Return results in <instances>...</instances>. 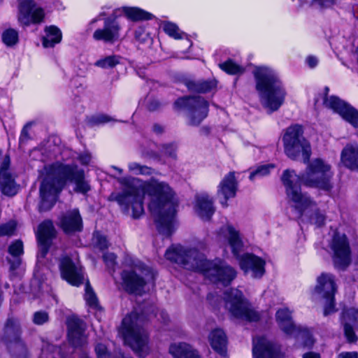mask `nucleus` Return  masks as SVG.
Masks as SVG:
<instances>
[{"instance_id":"nucleus-1","label":"nucleus","mask_w":358,"mask_h":358,"mask_svg":"<svg viewBox=\"0 0 358 358\" xmlns=\"http://www.w3.org/2000/svg\"><path fill=\"white\" fill-rule=\"evenodd\" d=\"M118 182L124 188L121 194L115 196V200L124 211L129 213L131 208V215L139 217L144 212L143 199L147 196L148 208L159 231L166 236L173 232L178 202L169 183L154 178L142 180L131 177L120 178Z\"/></svg>"},{"instance_id":"nucleus-2","label":"nucleus","mask_w":358,"mask_h":358,"mask_svg":"<svg viewBox=\"0 0 358 358\" xmlns=\"http://www.w3.org/2000/svg\"><path fill=\"white\" fill-rule=\"evenodd\" d=\"M165 257L186 269L202 273L207 279L217 285L227 286L237 275L236 271L230 265L221 260L208 261L197 248L172 246L166 250Z\"/></svg>"},{"instance_id":"nucleus-3","label":"nucleus","mask_w":358,"mask_h":358,"mask_svg":"<svg viewBox=\"0 0 358 358\" xmlns=\"http://www.w3.org/2000/svg\"><path fill=\"white\" fill-rule=\"evenodd\" d=\"M43 180L40 188L41 208H50L56 201L57 194L67 180L74 182L76 192L86 194L90 190L89 182L84 178V171L76 165L57 162L45 166L41 174Z\"/></svg>"},{"instance_id":"nucleus-4","label":"nucleus","mask_w":358,"mask_h":358,"mask_svg":"<svg viewBox=\"0 0 358 358\" xmlns=\"http://www.w3.org/2000/svg\"><path fill=\"white\" fill-rule=\"evenodd\" d=\"M252 74L263 108L268 113L278 110L283 104L287 94L278 73L269 66H259L255 67Z\"/></svg>"},{"instance_id":"nucleus-5","label":"nucleus","mask_w":358,"mask_h":358,"mask_svg":"<svg viewBox=\"0 0 358 358\" xmlns=\"http://www.w3.org/2000/svg\"><path fill=\"white\" fill-rule=\"evenodd\" d=\"M299 180L294 171L286 170L282 176L290 207L299 217H308L311 223L317 227L322 226L326 220L324 214L317 209L315 203L306 194L302 193L298 187L293 185V182Z\"/></svg>"},{"instance_id":"nucleus-6","label":"nucleus","mask_w":358,"mask_h":358,"mask_svg":"<svg viewBox=\"0 0 358 358\" xmlns=\"http://www.w3.org/2000/svg\"><path fill=\"white\" fill-rule=\"evenodd\" d=\"M217 241L228 245L234 255L238 259L241 268L252 278H261L265 273V262L250 254L241 255L243 243L239 231L229 224L222 226L217 232Z\"/></svg>"},{"instance_id":"nucleus-7","label":"nucleus","mask_w":358,"mask_h":358,"mask_svg":"<svg viewBox=\"0 0 358 358\" xmlns=\"http://www.w3.org/2000/svg\"><path fill=\"white\" fill-rule=\"evenodd\" d=\"M120 333L124 342L139 357L148 355L150 350L148 334L143 328L141 317L136 312L131 313L123 319Z\"/></svg>"},{"instance_id":"nucleus-8","label":"nucleus","mask_w":358,"mask_h":358,"mask_svg":"<svg viewBox=\"0 0 358 358\" xmlns=\"http://www.w3.org/2000/svg\"><path fill=\"white\" fill-rule=\"evenodd\" d=\"M295 174L299 178L293 185L300 188L302 182L306 186L329 190L331 188V179L334 175L331 166L326 161L316 158L307 166L306 172L301 176ZM301 190V189H299Z\"/></svg>"},{"instance_id":"nucleus-9","label":"nucleus","mask_w":358,"mask_h":358,"mask_svg":"<svg viewBox=\"0 0 358 358\" xmlns=\"http://www.w3.org/2000/svg\"><path fill=\"white\" fill-rule=\"evenodd\" d=\"M121 275L124 288L133 293H139L145 282L154 278L150 268L138 260H132L131 265L123 270Z\"/></svg>"},{"instance_id":"nucleus-10","label":"nucleus","mask_w":358,"mask_h":358,"mask_svg":"<svg viewBox=\"0 0 358 358\" xmlns=\"http://www.w3.org/2000/svg\"><path fill=\"white\" fill-rule=\"evenodd\" d=\"M225 308L231 316L248 321H257L258 313L254 310L241 291L231 289L224 293Z\"/></svg>"},{"instance_id":"nucleus-11","label":"nucleus","mask_w":358,"mask_h":358,"mask_svg":"<svg viewBox=\"0 0 358 358\" xmlns=\"http://www.w3.org/2000/svg\"><path fill=\"white\" fill-rule=\"evenodd\" d=\"M285 152L292 159H296L301 153L304 161L308 159L310 147L302 136V129L299 125L289 127L283 137Z\"/></svg>"},{"instance_id":"nucleus-12","label":"nucleus","mask_w":358,"mask_h":358,"mask_svg":"<svg viewBox=\"0 0 358 358\" xmlns=\"http://www.w3.org/2000/svg\"><path fill=\"white\" fill-rule=\"evenodd\" d=\"M329 89L326 87L322 94H318L315 99V104H323L326 108L331 109L340 115L343 119L355 128H358V111L347 104L345 101L335 96H328Z\"/></svg>"},{"instance_id":"nucleus-13","label":"nucleus","mask_w":358,"mask_h":358,"mask_svg":"<svg viewBox=\"0 0 358 358\" xmlns=\"http://www.w3.org/2000/svg\"><path fill=\"white\" fill-rule=\"evenodd\" d=\"M275 320L279 328L286 334L296 337L305 346L313 345L314 340L308 329L296 327L292 317V312L287 308H282L275 313Z\"/></svg>"},{"instance_id":"nucleus-14","label":"nucleus","mask_w":358,"mask_h":358,"mask_svg":"<svg viewBox=\"0 0 358 358\" xmlns=\"http://www.w3.org/2000/svg\"><path fill=\"white\" fill-rule=\"evenodd\" d=\"M337 289L335 277L327 273H322L317 278V284L313 295L324 301V314H330L334 307V295Z\"/></svg>"},{"instance_id":"nucleus-15","label":"nucleus","mask_w":358,"mask_h":358,"mask_svg":"<svg viewBox=\"0 0 358 358\" xmlns=\"http://www.w3.org/2000/svg\"><path fill=\"white\" fill-rule=\"evenodd\" d=\"M176 105L187 110L192 125L199 124L208 112V102L200 96L180 98L176 101Z\"/></svg>"},{"instance_id":"nucleus-16","label":"nucleus","mask_w":358,"mask_h":358,"mask_svg":"<svg viewBox=\"0 0 358 358\" xmlns=\"http://www.w3.org/2000/svg\"><path fill=\"white\" fill-rule=\"evenodd\" d=\"M329 248L333 254V261L336 267L345 268L350 263V249L345 234L335 233Z\"/></svg>"},{"instance_id":"nucleus-17","label":"nucleus","mask_w":358,"mask_h":358,"mask_svg":"<svg viewBox=\"0 0 358 358\" xmlns=\"http://www.w3.org/2000/svg\"><path fill=\"white\" fill-rule=\"evenodd\" d=\"M33 0H17V18L20 24L28 26L31 23H38L43 20L44 12L42 8H34Z\"/></svg>"},{"instance_id":"nucleus-18","label":"nucleus","mask_w":358,"mask_h":358,"mask_svg":"<svg viewBox=\"0 0 358 358\" xmlns=\"http://www.w3.org/2000/svg\"><path fill=\"white\" fill-rule=\"evenodd\" d=\"M59 268L62 278L71 285L79 286L84 282L85 275L82 267L69 257H65L62 259Z\"/></svg>"},{"instance_id":"nucleus-19","label":"nucleus","mask_w":358,"mask_h":358,"mask_svg":"<svg viewBox=\"0 0 358 358\" xmlns=\"http://www.w3.org/2000/svg\"><path fill=\"white\" fill-rule=\"evenodd\" d=\"M238 182L234 172L227 174L217 186V196L224 207L228 206L227 201L236 196Z\"/></svg>"},{"instance_id":"nucleus-20","label":"nucleus","mask_w":358,"mask_h":358,"mask_svg":"<svg viewBox=\"0 0 358 358\" xmlns=\"http://www.w3.org/2000/svg\"><path fill=\"white\" fill-rule=\"evenodd\" d=\"M120 26L115 20L107 18L104 21L102 29H96L93 34V38L96 41L113 43L120 37Z\"/></svg>"},{"instance_id":"nucleus-21","label":"nucleus","mask_w":358,"mask_h":358,"mask_svg":"<svg viewBox=\"0 0 358 358\" xmlns=\"http://www.w3.org/2000/svg\"><path fill=\"white\" fill-rule=\"evenodd\" d=\"M37 238L39 245L38 258L45 256L50 245V242L55 236V230L50 221H45L41 223L37 231Z\"/></svg>"},{"instance_id":"nucleus-22","label":"nucleus","mask_w":358,"mask_h":358,"mask_svg":"<svg viewBox=\"0 0 358 358\" xmlns=\"http://www.w3.org/2000/svg\"><path fill=\"white\" fill-rule=\"evenodd\" d=\"M254 358H277L278 348L266 338L257 337L253 340Z\"/></svg>"},{"instance_id":"nucleus-23","label":"nucleus","mask_w":358,"mask_h":358,"mask_svg":"<svg viewBox=\"0 0 358 358\" xmlns=\"http://www.w3.org/2000/svg\"><path fill=\"white\" fill-rule=\"evenodd\" d=\"M194 210L203 220H208L212 217L215 208L213 200L208 194L201 193L195 196Z\"/></svg>"},{"instance_id":"nucleus-24","label":"nucleus","mask_w":358,"mask_h":358,"mask_svg":"<svg viewBox=\"0 0 358 358\" xmlns=\"http://www.w3.org/2000/svg\"><path fill=\"white\" fill-rule=\"evenodd\" d=\"M10 164V159L5 157L0 167V187L3 194L8 196H13L17 192V187L13 178L8 171Z\"/></svg>"},{"instance_id":"nucleus-25","label":"nucleus","mask_w":358,"mask_h":358,"mask_svg":"<svg viewBox=\"0 0 358 358\" xmlns=\"http://www.w3.org/2000/svg\"><path fill=\"white\" fill-rule=\"evenodd\" d=\"M68 337L69 341L75 346L83 345L86 337L84 335L83 323L76 317H69L67 320Z\"/></svg>"},{"instance_id":"nucleus-26","label":"nucleus","mask_w":358,"mask_h":358,"mask_svg":"<svg viewBox=\"0 0 358 358\" xmlns=\"http://www.w3.org/2000/svg\"><path fill=\"white\" fill-rule=\"evenodd\" d=\"M60 226L66 233L80 231L82 220L78 210H73L65 214L60 220Z\"/></svg>"},{"instance_id":"nucleus-27","label":"nucleus","mask_w":358,"mask_h":358,"mask_svg":"<svg viewBox=\"0 0 358 358\" xmlns=\"http://www.w3.org/2000/svg\"><path fill=\"white\" fill-rule=\"evenodd\" d=\"M357 310L354 308H350L343 313V323L344 326V332L347 340L350 342H355L357 339L353 329L352 323H354L357 319Z\"/></svg>"},{"instance_id":"nucleus-28","label":"nucleus","mask_w":358,"mask_h":358,"mask_svg":"<svg viewBox=\"0 0 358 358\" xmlns=\"http://www.w3.org/2000/svg\"><path fill=\"white\" fill-rule=\"evenodd\" d=\"M169 352L174 358H199L197 352L185 343L172 344L170 346Z\"/></svg>"},{"instance_id":"nucleus-29","label":"nucleus","mask_w":358,"mask_h":358,"mask_svg":"<svg viewBox=\"0 0 358 358\" xmlns=\"http://www.w3.org/2000/svg\"><path fill=\"white\" fill-rule=\"evenodd\" d=\"M212 348L217 353L224 355L227 349V338L222 329H215L209 335Z\"/></svg>"},{"instance_id":"nucleus-30","label":"nucleus","mask_w":358,"mask_h":358,"mask_svg":"<svg viewBox=\"0 0 358 358\" xmlns=\"http://www.w3.org/2000/svg\"><path fill=\"white\" fill-rule=\"evenodd\" d=\"M341 161L350 169H358V146L348 145L341 153Z\"/></svg>"},{"instance_id":"nucleus-31","label":"nucleus","mask_w":358,"mask_h":358,"mask_svg":"<svg viewBox=\"0 0 358 358\" xmlns=\"http://www.w3.org/2000/svg\"><path fill=\"white\" fill-rule=\"evenodd\" d=\"M62 34L59 28L55 26L46 27L45 29V36L43 38V45L44 48H52L60 43Z\"/></svg>"},{"instance_id":"nucleus-32","label":"nucleus","mask_w":358,"mask_h":358,"mask_svg":"<svg viewBox=\"0 0 358 358\" xmlns=\"http://www.w3.org/2000/svg\"><path fill=\"white\" fill-rule=\"evenodd\" d=\"M8 348L10 352L18 358H25L27 355V349L24 344L19 338L17 332L13 334L11 339L8 342Z\"/></svg>"},{"instance_id":"nucleus-33","label":"nucleus","mask_w":358,"mask_h":358,"mask_svg":"<svg viewBox=\"0 0 358 358\" xmlns=\"http://www.w3.org/2000/svg\"><path fill=\"white\" fill-rule=\"evenodd\" d=\"M8 252L13 257H17V259L13 262H10V268L12 270H15L20 266V260L19 257L24 253L23 243L20 240L14 241L9 246Z\"/></svg>"},{"instance_id":"nucleus-34","label":"nucleus","mask_w":358,"mask_h":358,"mask_svg":"<svg viewBox=\"0 0 358 358\" xmlns=\"http://www.w3.org/2000/svg\"><path fill=\"white\" fill-rule=\"evenodd\" d=\"M123 11L132 20H150L153 17L151 13L136 7H125Z\"/></svg>"},{"instance_id":"nucleus-35","label":"nucleus","mask_w":358,"mask_h":358,"mask_svg":"<svg viewBox=\"0 0 358 358\" xmlns=\"http://www.w3.org/2000/svg\"><path fill=\"white\" fill-rule=\"evenodd\" d=\"M186 85L190 91L205 93L215 88L216 83L214 81L189 80L187 83Z\"/></svg>"},{"instance_id":"nucleus-36","label":"nucleus","mask_w":358,"mask_h":358,"mask_svg":"<svg viewBox=\"0 0 358 358\" xmlns=\"http://www.w3.org/2000/svg\"><path fill=\"white\" fill-rule=\"evenodd\" d=\"M1 38L7 47H13L19 41V34L15 29L10 28L3 31Z\"/></svg>"},{"instance_id":"nucleus-37","label":"nucleus","mask_w":358,"mask_h":358,"mask_svg":"<svg viewBox=\"0 0 358 358\" xmlns=\"http://www.w3.org/2000/svg\"><path fill=\"white\" fill-rule=\"evenodd\" d=\"M220 68L231 75H241L245 71V69L231 59L219 64Z\"/></svg>"},{"instance_id":"nucleus-38","label":"nucleus","mask_w":358,"mask_h":358,"mask_svg":"<svg viewBox=\"0 0 358 358\" xmlns=\"http://www.w3.org/2000/svg\"><path fill=\"white\" fill-rule=\"evenodd\" d=\"M162 28L166 34L175 39H182L186 37V34L181 31L174 23L165 22L163 23Z\"/></svg>"},{"instance_id":"nucleus-39","label":"nucleus","mask_w":358,"mask_h":358,"mask_svg":"<svg viewBox=\"0 0 358 358\" xmlns=\"http://www.w3.org/2000/svg\"><path fill=\"white\" fill-rule=\"evenodd\" d=\"M120 62V57L117 55H110L98 59L94 65L101 69H112Z\"/></svg>"},{"instance_id":"nucleus-40","label":"nucleus","mask_w":358,"mask_h":358,"mask_svg":"<svg viewBox=\"0 0 358 358\" xmlns=\"http://www.w3.org/2000/svg\"><path fill=\"white\" fill-rule=\"evenodd\" d=\"M275 168L273 164H268L259 166L255 170L251 171L250 175V180L253 181L257 178H260L268 176L272 170Z\"/></svg>"},{"instance_id":"nucleus-41","label":"nucleus","mask_w":358,"mask_h":358,"mask_svg":"<svg viewBox=\"0 0 358 358\" xmlns=\"http://www.w3.org/2000/svg\"><path fill=\"white\" fill-rule=\"evenodd\" d=\"M128 169L131 173L135 175L150 176L153 173L150 167L135 162L128 164Z\"/></svg>"},{"instance_id":"nucleus-42","label":"nucleus","mask_w":358,"mask_h":358,"mask_svg":"<svg viewBox=\"0 0 358 358\" xmlns=\"http://www.w3.org/2000/svg\"><path fill=\"white\" fill-rule=\"evenodd\" d=\"M85 299L86 301L87 304L94 308H96L98 306V302L96 296L92 289L91 287L89 285V282H87L85 285Z\"/></svg>"},{"instance_id":"nucleus-43","label":"nucleus","mask_w":358,"mask_h":358,"mask_svg":"<svg viewBox=\"0 0 358 358\" xmlns=\"http://www.w3.org/2000/svg\"><path fill=\"white\" fill-rule=\"evenodd\" d=\"M94 244L101 250L106 248L108 245L106 236L99 232H96L93 236Z\"/></svg>"},{"instance_id":"nucleus-44","label":"nucleus","mask_w":358,"mask_h":358,"mask_svg":"<svg viewBox=\"0 0 358 358\" xmlns=\"http://www.w3.org/2000/svg\"><path fill=\"white\" fill-rule=\"evenodd\" d=\"M337 0H311L310 4L318 8H326L334 6Z\"/></svg>"},{"instance_id":"nucleus-45","label":"nucleus","mask_w":358,"mask_h":358,"mask_svg":"<svg viewBox=\"0 0 358 358\" xmlns=\"http://www.w3.org/2000/svg\"><path fill=\"white\" fill-rule=\"evenodd\" d=\"M48 320V315L44 311H38L34 314L33 322L34 324L41 325Z\"/></svg>"},{"instance_id":"nucleus-46","label":"nucleus","mask_w":358,"mask_h":358,"mask_svg":"<svg viewBox=\"0 0 358 358\" xmlns=\"http://www.w3.org/2000/svg\"><path fill=\"white\" fill-rule=\"evenodd\" d=\"M15 229V225L13 222H8L7 224L0 226V237L3 236H11Z\"/></svg>"},{"instance_id":"nucleus-47","label":"nucleus","mask_w":358,"mask_h":358,"mask_svg":"<svg viewBox=\"0 0 358 358\" xmlns=\"http://www.w3.org/2000/svg\"><path fill=\"white\" fill-rule=\"evenodd\" d=\"M103 261L108 268H113L116 263V256L114 253H104Z\"/></svg>"},{"instance_id":"nucleus-48","label":"nucleus","mask_w":358,"mask_h":358,"mask_svg":"<svg viewBox=\"0 0 358 358\" xmlns=\"http://www.w3.org/2000/svg\"><path fill=\"white\" fill-rule=\"evenodd\" d=\"M95 351L98 358H108V353L106 347L103 344H98L95 348Z\"/></svg>"},{"instance_id":"nucleus-49","label":"nucleus","mask_w":358,"mask_h":358,"mask_svg":"<svg viewBox=\"0 0 358 358\" xmlns=\"http://www.w3.org/2000/svg\"><path fill=\"white\" fill-rule=\"evenodd\" d=\"M78 159L83 165H88L92 160V156L88 152H84L79 155Z\"/></svg>"},{"instance_id":"nucleus-50","label":"nucleus","mask_w":358,"mask_h":358,"mask_svg":"<svg viewBox=\"0 0 358 358\" xmlns=\"http://www.w3.org/2000/svg\"><path fill=\"white\" fill-rule=\"evenodd\" d=\"M318 62L319 59L315 56L310 55L306 59V63L310 68L312 69L315 68L318 64Z\"/></svg>"},{"instance_id":"nucleus-51","label":"nucleus","mask_w":358,"mask_h":358,"mask_svg":"<svg viewBox=\"0 0 358 358\" xmlns=\"http://www.w3.org/2000/svg\"><path fill=\"white\" fill-rule=\"evenodd\" d=\"M338 358H358L357 352H344L338 355Z\"/></svg>"},{"instance_id":"nucleus-52","label":"nucleus","mask_w":358,"mask_h":358,"mask_svg":"<svg viewBox=\"0 0 358 358\" xmlns=\"http://www.w3.org/2000/svg\"><path fill=\"white\" fill-rule=\"evenodd\" d=\"M110 121V118L106 115H100L95 117L96 123H106Z\"/></svg>"},{"instance_id":"nucleus-53","label":"nucleus","mask_w":358,"mask_h":358,"mask_svg":"<svg viewBox=\"0 0 358 358\" xmlns=\"http://www.w3.org/2000/svg\"><path fill=\"white\" fill-rule=\"evenodd\" d=\"M28 129L29 128L27 126H26L23 128L22 131L21 132V134H20V142H24L28 139V138H29Z\"/></svg>"},{"instance_id":"nucleus-54","label":"nucleus","mask_w":358,"mask_h":358,"mask_svg":"<svg viewBox=\"0 0 358 358\" xmlns=\"http://www.w3.org/2000/svg\"><path fill=\"white\" fill-rule=\"evenodd\" d=\"M175 150L176 146L173 145H166L165 147V152L173 157H175Z\"/></svg>"},{"instance_id":"nucleus-55","label":"nucleus","mask_w":358,"mask_h":358,"mask_svg":"<svg viewBox=\"0 0 358 358\" xmlns=\"http://www.w3.org/2000/svg\"><path fill=\"white\" fill-rule=\"evenodd\" d=\"M303 358H320V355L315 352H310L305 353Z\"/></svg>"},{"instance_id":"nucleus-56","label":"nucleus","mask_w":358,"mask_h":358,"mask_svg":"<svg viewBox=\"0 0 358 358\" xmlns=\"http://www.w3.org/2000/svg\"><path fill=\"white\" fill-rule=\"evenodd\" d=\"M6 334L10 336L13 332V329H12L11 326H10V321L8 322L6 326Z\"/></svg>"},{"instance_id":"nucleus-57","label":"nucleus","mask_w":358,"mask_h":358,"mask_svg":"<svg viewBox=\"0 0 358 358\" xmlns=\"http://www.w3.org/2000/svg\"><path fill=\"white\" fill-rule=\"evenodd\" d=\"M158 105H159V103L157 101L155 102V104L151 103L149 104L148 108L150 110H155L157 108Z\"/></svg>"},{"instance_id":"nucleus-58","label":"nucleus","mask_w":358,"mask_h":358,"mask_svg":"<svg viewBox=\"0 0 358 358\" xmlns=\"http://www.w3.org/2000/svg\"><path fill=\"white\" fill-rule=\"evenodd\" d=\"M154 130L156 132L159 133V132H161L162 131V128L160 126L155 125L154 126Z\"/></svg>"},{"instance_id":"nucleus-59","label":"nucleus","mask_w":358,"mask_h":358,"mask_svg":"<svg viewBox=\"0 0 358 358\" xmlns=\"http://www.w3.org/2000/svg\"><path fill=\"white\" fill-rule=\"evenodd\" d=\"M111 169L117 171L119 174H122V172H123L122 169H120V168H118L117 166H111Z\"/></svg>"},{"instance_id":"nucleus-60","label":"nucleus","mask_w":358,"mask_h":358,"mask_svg":"<svg viewBox=\"0 0 358 358\" xmlns=\"http://www.w3.org/2000/svg\"><path fill=\"white\" fill-rule=\"evenodd\" d=\"M161 315H162V317L164 320H165L168 317V315L166 313L162 312Z\"/></svg>"},{"instance_id":"nucleus-61","label":"nucleus","mask_w":358,"mask_h":358,"mask_svg":"<svg viewBox=\"0 0 358 358\" xmlns=\"http://www.w3.org/2000/svg\"><path fill=\"white\" fill-rule=\"evenodd\" d=\"M357 18L358 19V15L357 16Z\"/></svg>"},{"instance_id":"nucleus-62","label":"nucleus","mask_w":358,"mask_h":358,"mask_svg":"<svg viewBox=\"0 0 358 358\" xmlns=\"http://www.w3.org/2000/svg\"><path fill=\"white\" fill-rule=\"evenodd\" d=\"M2 0H0V2Z\"/></svg>"},{"instance_id":"nucleus-63","label":"nucleus","mask_w":358,"mask_h":358,"mask_svg":"<svg viewBox=\"0 0 358 358\" xmlns=\"http://www.w3.org/2000/svg\"><path fill=\"white\" fill-rule=\"evenodd\" d=\"M83 358H87V357H83Z\"/></svg>"}]
</instances>
